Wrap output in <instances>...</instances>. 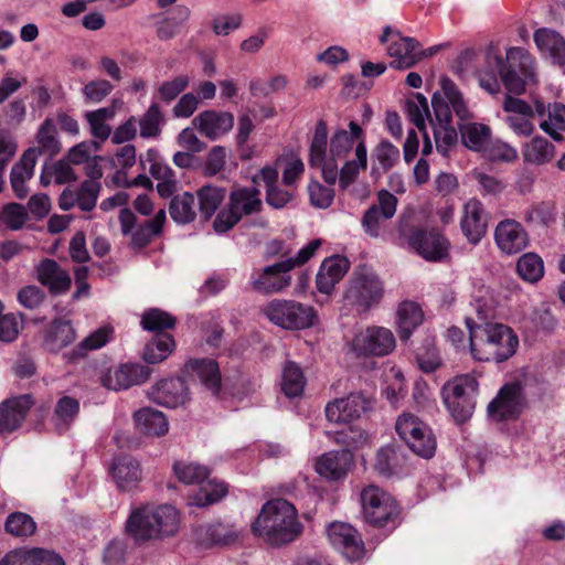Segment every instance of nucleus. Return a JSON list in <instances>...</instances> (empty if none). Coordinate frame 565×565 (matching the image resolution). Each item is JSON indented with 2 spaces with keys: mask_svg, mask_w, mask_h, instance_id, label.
<instances>
[{
  "mask_svg": "<svg viewBox=\"0 0 565 565\" xmlns=\"http://www.w3.org/2000/svg\"><path fill=\"white\" fill-rule=\"evenodd\" d=\"M190 15L189 8L177 6L173 15L164 18L157 26V34L161 40H169L177 33L178 26Z\"/></svg>",
  "mask_w": 565,
  "mask_h": 565,
  "instance_id": "680f3d73",
  "label": "nucleus"
},
{
  "mask_svg": "<svg viewBox=\"0 0 565 565\" xmlns=\"http://www.w3.org/2000/svg\"><path fill=\"white\" fill-rule=\"evenodd\" d=\"M494 242L501 253L514 255L527 247L529 234L520 222L505 218L494 228Z\"/></svg>",
  "mask_w": 565,
  "mask_h": 565,
  "instance_id": "5701e85b",
  "label": "nucleus"
},
{
  "mask_svg": "<svg viewBox=\"0 0 565 565\" xmlns=\"http://www.w3.org/2000/svg\"><path fill=\"white\" fill-rule=\"evenodd\" d=\"M327 535L331 545L348 561L355 562L364 556V542L359 532L350 524L333 522L328 526Z\"/></svg>",
  "mask_w": 565,
  "mask_h": 565,
  "instance_id": "a211bd4d",
  "label": "nucleus"
},
{
  "mask_svg": "<svg viewBox=\"0 0 565 565\" xmlns=\"http://www.w3.org/2000/svg\"><path fill=\"white\" fill-rule=\"evenodd\" d=\"M361 503L365 520L376 526H384L395 519L398 508L394 498L376 486L370 484L361 492Z\"/></svg>",
  "mask_w": 565,
  "mask_h": 565,
  "instance_id": "ddd939ff",
  "label": "nucleus"
},
{
  "mask_svg": "<svg viewBox=\"0 0 565 565\" xmlns=\"http://www.w3.org/2000/svg\"><path fill=\"white\" fill-rule=\"evenodd\" d=\"M148 397L168 408L184 406L191 399L190 390L182 377H166L157 381L149 388Z\"/></svg>",
  "mask_w": 565,
  "mask_h": 565,
  "instance_id": "aec40b11",
  "label": "nucleus"
},
{
  "mask_svg": "<svg viewBox=\"0 0 565 565\" xmlns=\"http://www.w3.org/2000/svg\"><path fill=\"white\" fill-rule=\"evenodd\" d=\"M488 62L499 70L501 81L509 94L521 95L527 85L535 83L533 58L523 49L511 47L507 51L508 67L502 56L492 50L488 52Z\"/></svg>",
  "mask_w": 565,
  "mask_h": 565,
  "instance_id": "423d86ee",
  "label": "nucleus"
},
{
  "mask_svg": "<svg viewBox=\"0 0 565 565\" xmlns=\"http://www.w3.org/2000/svg\"><path fill=\"white\" fill-rule=\"evenodd\" d=\"M374 154L384 171L392 169L399 160L398 148L387 140L381 141L377 145Z\"/></svg>",
  "mask_w": 565,
  "mask_h": 565,
  "instance_id": "774afa93",
  "label": "nucleus"
},
{
  "mask_svg": "<svg viewBox=\"0 0 565 565\" xmlns=\"http://www.w3.org/2000/svg\"><path fill=\"white\" fill-rule=\"evenodd\" d=\"M263 210L260 190L256 186L236 185L228 195V202L213 222L216 233H226L243 217L257 214Z\"/></svg>",
  "mask_w": 565,
  "mask_h": 565,
  "instance_id": "6e6552de",
  "label": "nucleus"
},
{
  "mask_svg": "<svg viewBox=\"0 0 565 565\" xmlns=\"http://www.w3.org/2000/svg\"><path fill=\"white\" fill-rule=\"evenodd\" d=\"M306 377L301 367L295 362H287L281 374V390L289 397H298L303 393Z\"/></svg>",
  "mask_w": 565,
  "mask_h": 565,
  "instance_id": "49530a36",
  "label": "nucleus"
},
{
  "mask_svg": "<svg viewBox=\"0 0 565 565\" xmlns=\"http://www.w3.org/2000/svg\"><path fill=\"white\" fill-rule=\"evenodd\" d=\"M38 158L39 150L28 149L11 169L10 183L18 199H24L29 193L25 183L33 178Z\"/></svg>",
  "mask_w": 565,
  "mask_h": 565,
  "instance_id": "2f4dec72",
  "label": "nucleus"
},
{
  "mask_svg": "<svg viewBox=\"0 0 565 565\" xmlns=\"http://www.w3.org/2000/svg\"><path fill=\"white\" fill-rule=\"evenodd\" d=\"M522 218L529 225H548L555 220L554 205L548 202L532 204L523 211Z\"/></svg>",
  "mask_w": 565,
  "mask_h": 565,
  "instance_id": "13d9d810",
  "label": "nucleus"
},
{
  "mask_svg": "<svg viewBox=\"0 0 565 565\" xmlns=\"http://www.w3.org/2000/svg\"><path fill=\"white\" fill-rule=\"evenodd\" d=\"M175 324V319L169 313L159 310L150 309L143 313L141 318V326L148 331H162L164 329H171Z\"/></svg>",
  "mask_w": 565,
  "mask_h": 565,
  "instance_id": "0e129e2a",
  "label": "nucleus"
},
{
  "mask_svg": "<svg viewBox=\"0 0 565 565\" xmlns=\"http://www.w3.org/2000/svg\"><path fill=\"white\" fill-rule=\"evenodd\" d=\"M166 220V211L163 209L159 210L153 218L143 222L130 233V246L135 249L146 247L154 237L161 234Z\"/></svg>",
  "mask_w": 565,
  "mask_h": 565,
  "instance_id": "58836bf2",
  "label": "nucleus"
},
{
  "mask_svg": "<svg viewBox=\"0 0 565 565\" xmlns=\"http://www.w3.org/2000/svg\"><path fill=\"white\" fill-rule=\"evenodd\" d=\"M405 107L409 120L418 130L424 131L426 129V119H433L426 97L419 93L415 94L413 98L407 99Z\"/></svg>",
  "mask_w": 565,
  "mask_h": 565,
  "instance_id": "6e6d98bb",
  "label": "nucleus"
},
{
  "mask_svg": "<svg viewBox=\"0 0 565 565\" xmlns=\"http://www.w3.org/2000/svg\"><path fill=\"white\" fill-rule=\"evenodd\" d=\"M193 126L206 138L216 140L234 126V116L228 111L205 110L192 120Z\"/></svg>",
  "mask_w": 565,
  "mask_h": 565,
  "instance_id": "cd10ccee",
  "label": "nucleus"
},
{
  "mask_svg": "<svg viewBox=\"0 0 565 565\" xmlns=\"http://www.w3.org/2000/svg\"><path fill=\"white\" fill-rule=\"evenodd\" d=\"M461 141L470 150L483 152L490 142L491 129L480 122H467L459 125Z\"/></svg>",
  "mask_w": 565,
  "mask_h": 565,
  "instance_id": "ea45409f",
  "label": "nucleus"
},
{
  "mask_svg": "<svg viewBox=\"0 0 565 565\" xmlns=\"http://www.w3.org/2000/svg\"><path fill=\"white\" fill-rule=\"evenodd\" d=\"M479 384L475 376L463 374L448 381L441 387L444 404L457 424L467 423L476 407Z\"/></svg>",
  "mask_w": 565,
  "mask_h": 565,
  "instance_id": "1a4fd4ad",
  "label": "nucleus"
},
{
  "mask_svg": "<svg viewBox=\"0 0 565 565\" xmlns=\"http://www.w3.org/2000/svg\"><path fill=\"white\" fill-rule=\"evenodd\" d=\"M114 90V85L104 78L89 81L82 88L86 104H99Z\"/></svg>",
  "mask_w": 565,
  "mask_h": 565,
  "instance_id": "e2e57ef3",
  "label": "nucleus"
},
{
  "mask_svg": "<svg viewBox=\"0 0 565 565\" xmlns=\"http://www.w3.org/2000/svg\"><path fill=\"white\" fill-rule=\"evenodd\" d=\"M398 436L419 457L431 458L437 448L436 437L430 427L411 413H403L395 424Z\"/></svg>",
  "mask_w": 565,
  "mask_h": 565,
  "instance_id": "f8f14e48",
  "label": "nucleus"
},
{
  "mask_svg": "<svg viewBox=\"0 0 565 565\" xmlns=\"http://www.w3.org/2000/svg\"><path fill=\"white\" fill-rule=\"evenodd\" d=\"M151 370L140 363H121L111 366L100 375V384L110 391H126L149 380Z\"/></svg>",
  "mask_w": 565,
  "mask_h": 565,
  "instance_id": "dca6fc26",
  "label": "nucleus"
},
{
  "mask_svg": "<svg viewBox=\"0 0 565 565\" xmlns=\"http://www.w3.org/2000/svg\"><path fill=\"white\" fill-rule=\"evenodd\" d=\"M384 295L383 282L379 276L366 266H359L352 273L343 299L359 313L369 311L376 306Z\"/></svg>",
  "mask_w": 565,
  "mask_h": 565,
  "instance_id": "9d476101",
  "label": "nucleus"
},
{
  "mask_svg": "<svg viewBox=\"0 0 565 565\" xmlns=\"http://www.w3.org/2000/svg\"><path fill=\"white\" fill-rule=\"evenodd\" d=\"M6 530L14 536H31L36 531V523L29 514L14 512L7 518Z\"/></svg>",
  "mask_w": 565,
  "mask_h": 565,
  "instance_id": "052dcab7",
  "label": "nucleus"
},
{
  "mask_svg": "<svg viewBox=\"0 0 565 565\" xmlns=\"http://www.w3.org/2000/svg\"><path fill=\"white\" fill-rule=\"evenodd\" d=\"M99 191V182L85 180L78 189L66 188L60 195L58 206L63 211H70L77 205L82 211L90 212L96 206Z\"/></svg>",
  "mask_w": 565,
  "mask_h": 565,
  "instance_id": "393cba45",
  "label": "nucleus"
},
{
  "mask_svg": "<svg viewBox=\"0 0 565 565\" xmlns=\"http://www.w3.org/2000/svg\"><path fill=\"white\" fill-rule=\"evenodd\" d=\"M32 405L33 399L29 394L3 401L0 404V434H9L18 429Z\"/></svg>",
  "mask_w": 565,
  "mask_h": 565,
  "instance_id": "bb28decb",
  "label": "nucleus"
},
{
  "mask_svg": "<svg viewBox=\"0 0 565 565\" xmlns=\"http://www.w3.org/2000/svg\"><path fill=\"white\" fill-rule=\"evenodd\" d=\"M534 41L537 49L550 56L553 63L565 64V40L559 33L543 28L534 33Z\"/></svg>",
  "mask_w": 565,
  "mask_h": 565,
  "instance_id": "f704fd0d",
  "label": "nucleus"
},
{
  "mask_svg": "<svg viewBox=\"0 0 565 565\" xmlns=\"http://www.w3.org/2000/svg\"><path fill=\"white\" fill-rule=\"evenodd\" d=\"M396 345L395 337L384 327H369L355 334L352 349L359 355L384 356Z\"/></svg>",
  "mask_w": 565,
  "mask_h": 565,
  "instance_id": "f3484780",
  "label": "nucleus"
},
{
  "mask_svg": "<svg viewBox=\"0 0 565 565\" xmlns=\"http://www.w3.org/2000/svg\"><path fill=\"white\" fill-rule=\"evenodd\" d=\"M460 228L467 241L477 245L486 235L488 228V215L483 204L477 200H469L462 207Z\"/></svg>",
  "mask_w": 565,
  "mask_h": 565,
  "instance_id": "b1692460",
  "label": "nucleus"
},
{
  "mask_svg": "<svg viewBox=\"0 0 565 565\" xmlns=\"http://www.w3.org/2000/svg\"><path fill=\"white\" fill-rule=\"evenodd\" d=\"M441 93H435L431 98L434 119L430 125L434 131L436 149L443 156H448L457 145L458 134L452 126L451 109L460 120L472 118V113L457 85L448 77L440 78Z\"/></svg>",
  "mask_w": 565,
  "mask_h": 565,
  "instance_id": "f03ea898",
  "label": "nucleus"
},
{
  "mask_svg": "<svg viewBox=\"0 0 565 565\" xmlns=\"http://www.w3.org/2000/svg\"><path fill=\"white\" fill-rule=\"evenodd\" d=\"M518 275L527 282H537L544 275L543 259L534 253L523 254L516 263Z\"/></svg>",
  "mask_w": 565,
  "mask_h": 565,
  "instance_id": "864d4df0",
  "label": "nucleus"
},
{
  "mask_svg": "<svg viewBox=\"0 0 565 565\" xmlns=\"http://www.w3.org/2000/svg\"><path fill=\"white\" fill-rule=\"evenodd\" d=\"M189 83L190 79L186 75H179L164 81L157 88L158 96L162 102L170 103L189 86Z\"/></svg>",
  "mask_w": 565,
  "mask_h": 565,
  "instance_id": "338daca9",
  "label": "nucleus"
},
{
  "mask_svg": "<svg viewBox=\"0 0 565 565\" xmlns=\"http://www.w3.org/2000/svg\"><path fill=\"white\" fill-rule=\"evenodd\" d=\"M241 531L232 524L213 523L204 529L202 542L211 545H231L239 537Z\"/></svg>",
  "mask_w": 565,
  "mask_h": 565,
  "instance_id": "09e8293b",
  "label": "nucleus"
},
{
  "mask_svg": "<svg viewBox=\"0 0 565 565\" xmlns=\"http://www.w3.org/2000/svg\"><path fill=\"white\" fill-rule=\"evenodd\" d=\"M262 312L270 322L286 330L310 328L317 319L313 307L296 300L274 299L263 307Z\"/></svg>",
  "mask_w": 565,
  "mask_h": 565,
  "instance_id": "9b49d317",
  "label": "nucleus"
},
{
  "mask_svg": "<svg viewBox=\"0 0 565 565\" xmlns=\"http://www.w3.org/2000/svg\"><path fill=\"white\" fill-rule=\"evenodd\" d=\"M328 128L323 120L316 125L315 135L310 146L309 164L322 168L327 154Z\"/></svg>",
  "mask_w": 565,
  "mask_h": 565,
  "instance_id": "5fc2aeb1",
  "label": "nucleus"
},
{
  "mask_svg": "<svg viewBox=\"0 0 565 565\" xmlns=\"http://www.w3.org/2000/svg\"><path fill=\"white\" fill-rule=\"evenodd\" d=\"M547 113V119L540 124V128L555 141H562L561 131H565V106L554 103L548 106Z\"/></svg>",
  "mask_w": 565,
  "mask_h": 565,
  "instance_id": "603ef678",
  "label": "nucleus"
},
{
  "mask_svg": "<svg viewBox=\"0 0 565 565\" xmlns=\"http://www.w3.org/2000/svg\"><path fill=\"white\" fill-rule=\"evenodd\" d=\"M113 478L121 490H130L141 479L139 463L131 457L117 458L111 466Z\"/></svg>",
  "mask_w": 565,
  "mask_h": 565,
  "instance_id": "4c0bfd02",
  "label": "nucleus"
},
{
  "mask_svg": "<svg viewBox=\"0 0 565 565\" xmlns=\"http://www.w3.org/2000/svg\"><path fill=\"white\" fill-rule=\"evenodd\" d=\"M79 412V403L77 399L63 396L55 406V426L60 433L67 429L68 425L74 420Z\"/></svg>",
  "mask_w": 565,
  "mask_h": 565,
  "instance_id": "4d7b16f0",
  "label": "nucleus"
},
{
  "mask_svg": "<svg viewBox=\"0 0 565 565\" xmlns=\"http://www.w3.org/2000/svg\"><path fill=\"white\" fill-rule=\"evenodd\" d=\"M522 156L527 163L545 164L554 158L555 148L545 138L537 136L524 145Z\"/></svg>",
  "mask_w": 565,
  "mask_h": 565,
  "instance_id": "37998d69",
  "label": "nucleus"
},
{
  "mask_svg": "<svg viewBox=\"0 0 565 565\" xmlns=\"http://www.w3.org/2000/svg\"><path fill=\"white\" fill-rule=\"evenodd\" d=\"M35 277L54 295L65 294L72 284L70 274L51 258H44L36 265Z\"/></svg>",
  "mask_w": 565,
  "mask_h": 565,
  "instance_id": "c85d7f7f",
  "label": "nucleus"
},
{
  "mask_svg": "<svg viewBox=\"0 0 565 565\" xmlns=\"http://www.w3.org/2000/svg\"><path fill=\"white\" fill-rule=\"evenodd\" d=\"M349 268V260L344 257L333 256L324 259L316 277L317 289L321 294L330 295Z\"/></svg>",
  "mask_w": 565,
  "mask_h": 565,
  "instance_id": "7c9ffc66",
  "label": "nucleus"
},
{
  "mask_svg": "<svg viewBox=\"0 0 565 565\" xmlns=\"http://www.w3.org/2000/svg\"><path fill=\"white\" fill-rule=\"evenodd\" d=\"M75 340V331L68 321L53 320L44 330L43 345L47 351L58 352Z\"/></svg>",
  "mask_w": 565,
  "mask_h": 565,
  "instance_id": "c9c22d12",
  "label": "nucleus"
},
{
  "mask_svg": "<svg viewBox=\"0 0 565 565\" xmlns=\"http://www.w3.org/2000/svg\"><path fill=\"white\" fill-rule=\"evenodd\" d=\"M322 241L317 238L309 242L296 255L276 264L269 265L262 270L254 271L250 277V285L257 292L269 295L282 291L291 282L288 273L295 267L305 265L320 248Z\"/></svg>",
  "mask_w": 565,
  "mask_h": 565,
  "instance_id": "39448f33",
  "label": "nucleus"
},
{
  "mask_svg": "<svg viewBox=\"0 0 565 565\" xmlns=\"http://www.w3.org/2000/svg\"><path fill=\"white\" fill-rule=\"evenodd\" d=\"M185 375L198 379L203 387L216 395L221 390L218 364L212 359H192L183 367Z\"/></svg>",
  "mask_w": 565,
  "mask_h": 565,
  "instance_id": "c756f323",
  "label": "nucleus"
},
{
  "mask_svg": "<svg viewBox=\"0 0 565 565\" xmlns=\"http://www.w3.org/2000/svg\"><path fill=\"white\" fill-rule=\"evenodd\" d=\"M252 531L265 543L279 547L296 541L303 525L292 503L285 499H273L262 507Z\"/></svg>",
  "mask_w": 565,
  "mask_h": 565,
  "instance_id": "7ed1b4c3",
  "label": "nucleus"
},
{
  "mask_svg": "<svg viewBox=\"0 0 565 565\" xmlns=\"http://www.w3.org/2000/svg\"><path fill=\"white\" fill-rule=\"evenodd\" d=\"M355 160L347 161L341 170H338L339 185L345 191L355 181L361 170L366 168V147L360 141L355 147Z\"/></svg>",
  "mask_w": 565,
  "mask_h": 565,
  "instance_id": "c03bdc74",
  "label": "nucleus"
},
{
  "mask_svg": "<svg viewBox=\"0 0 565 565\" xmlns=\"http://www.w3.org/2000/svg\"><path fill=\"white\" fill-rule=\"evenodd\" d=\"M134 419L137 428L146 435L163 436L168 433V419L161 411L143 407L135 412Z\"/></svg>",
  "mask_w": 565,
  "mask_h": 565,
  "instance_id": "e433bc0d",
  "label": "nucleus"
},
{
  "mask_svg": "<svg viewBox=\"0 0 565 565\" xmlns=\"http://www.w3.org/2000/svg\"><path fill=\"white\" fill-rule=\"evenodd\" d=\"M175 477L184 484H199L200 489L190 497L189 503L203 508L218 502L227 493V487L223 482L210 480L207 467L195 462H175L173 465Z\"/></svg>",
  "mask_w": 565,
  "mask_h": 565,
  "instance_id": "0eeeda50",
  "label": "nucleus"
},
{
  "mask_svg": "<svg viewBox=\"0 0 565 565\" xmlns=\"http://www.w3.org/2000/svg\"><path fill=\"white\" fill-rule=\"evenodd\" d=\"M171 218L180 225L192 223L196 217V201L192 193L183 192L174 195L169 204Z\"/></svg>",
  "mask_w": 565,
  "mask_h": 565,
  "instance_id": "79ce46f5",
  "label": "nucleus"
},
{
  "mask_svg": "<svg viewBox=\"0 0 565 565\" xmlns=\"http://www.w3.org/2000/svg\"><path fill=\"white\" fill-rule=\"evenodd\" d=\"M173 348V338L170 334L160 333L147 343L142 358L149 364L161 363L170 355Z\"/></svg>",
  "mask_w": 565,
  "mask_h": 565,
  "instance_id": "3c124183",
  "label": "nucleus"
},
{
  "mask_svg": "<svg viewBox=\"0 0 565 565\" xmlns=\"http://www.w3.org/2000/svg\"><path fill=\"white\" fill-rule=\"evenodd\" d=\"M166 122L164 115L158 103H151L145 114L137 120L140 128V137L145 139L160 136Z\"/></svg>",
  "mask_w": 565,
  "mask_h": 565,
  "instance_id": "de8ad7c7",
  "label": "nucleus"
},
{
  "mask_svg": "<svg viewBox=\"0 0 565 565\" xmlns=\"http://www.w3.org/2000/svg\"><path fill=\"white\" fill-rule=\"evenodd\" d=\"M120 105V100L113 99L110 105L106 107L85 113L84 118L86 119L90 135L94 138L105 141L110 137L111 127L108 121L115 118Z\"/></svg>",
  "mask_w": 565,
  "mask_h": 565,
  "instance_id": "72a5a7b5",
  "label": "nucleus"
},
{
  "mask_svg": "<svg viewBox=\"0 0 565 565\" xmlns=\"http://www.w3.org/2000/svg\"><path fill=\"white\" fill-rule=\"evenodd\" d=\"M265 192L266 203L275 210L287 207L296 198V188H282L279 183Z\"/></svg>",
  "mask_w": 565,
  "mask_h": 565,
  "instance_id": "69168bd1",
  "label": "nucleus"
},
{
  "mask_svg": "<svg viewBox=\"0 0 565 565\" xmlns=\"http://www.w3.org/2000/svg\"><path fill=\"white\" fill-rule=\"evenodd\" d=\"M424 313L418 303L404 301L397 309L398 333L402 340H407L413 331L423 322Z\"/></svg>",
  "mask_w": 565,
  "mask_h": 565,
  "instance_id": "a19ab883",
  "label": "nucleus"
},
{
  "mask_svg": "<svg viewBox=\"0 0 565 565\" xmlns=\"http://www.w3.org/2000/svg\"><path fill=\"white\" fill-rule=\"evenodd\" d=\"M380 41L388 43L387 53L393 61L391 66L398 70H406L414 66L422 60L424 53H419V43L413 38H404L398 31L390 26L384 29Z\"/></svg>",
  "mask_w": 565,
  "mask_h": 565,
  "instance_id": "2eb2a0df",
  "label": "nucleus"
},
{
  "mask_svg": "<svg viewBox=\"0 0 565 565\" xmlns=\"http://www.w3.org/2000/svg\"><path fill=\"white\" fill-rule=\"evenodd\" d=\"M179 522V513L173 507L146 504L130 513L126 530L136 542H146L174 535Z\"/></svg>",
  "mask_w": 565,
  "mask_h": 565,
  "instance_id": "20e7f679",
  "label": "nucleus"
},
{
  "mask_svg": "<svg viewBox=\"0 0 565 565\" xmlns=\"http://www.w3.org/2000/svg\"><path fill=\"white\" fill-rule=\"evenodd\" d=\"M397 198L387 190L377 192V203L371 205L363 214L361 225L371 237H380L384 223L396 213Z\"/></svg>",
  "mask_w": 565,
  "mask_h": 565,
  "instance_id": "6ab92c4d",
  "label": "nucleus"
},
{
  "mask_svg": "<svg viewBox=\"0 0 565 565\" xmlns=\"http://www.w3.org/2000/svg\"><path fill=\"white\" fill-rule=\"evenodd\" d=\"M36 142L39 145L35 150L41 153H46L49 157H54L61 150V143L57 139L56 125L53 119L46 118L40 126L36 134Z\"/></svg>",
  "mask_w": 565,
  "mask_h": 565,
  "instance_id": "8fccbe9b",
  "label": "nucleus"
},
{
  "mask_svg": "<svg viewBox=\"0 0 565 565\" xmlns=\"http://www.w3.org/2000/svg\"><path fill=\"white\" fill-rule=\"evenodd\" d=\"M409 247L429 262H440L448 256L450 243L436 228L414 227L404 234Z\"/></svg>",
  "mask_w": 565,
  "mask_h": 565,
  "instance_id": "4468645a",
  "label": "nucleus"
},
{
  "mask_svg": "<svg viewBox=\"0 0 565 565\" xmlns=\"http://www.w3.org/2000/svg\"><path fill=\"white\" fill-rule=\"evenodd\" d=\"M353 461L349 449L330 451L320 457L316 463L317 472L327 479L339 480L347 476Z\"/></svg>",
  "mask_w": 565,
  "mask_h": 565,
  "instance_id": "473e14b6",
  "label": "nucleus"
},
{
  "mask_svg": "<svg viewBox=\"0 0 565 565\" xmlns=\"http://www.w3.org/2000/svg\"><path fill=\"white\" fill-rule=\"evenodd\" d=\"M524 407V396L519 383L504 385L488 405L489 416L502 422L515 418Z\"/></svg>",
  "mask_w": 565,
  "mask_h": 565,
  "instance_id": "412c9836",
  "label": "nucleus"
},
{
  "mask_svg": "<svg viewBox=\"0 0 565 565\" xmlns=\"http://www.w3.org/2000/svg\"><path fill=\"white\" fill-rule=\"evenodd\" d=\"M371 402L362 393H351L335 398L326 406V417L330 423L349 424L361 417L370 408Z\"/></svg>",
  "mask_w": 565,
  "mask_h": 565,
  "instance_id": "4be33fe9",
  "label": "nucleus"
},
{
  "mask_svg": "<svg viewBox=\"0 0 565 565\" xmlns=\"http://www.w3.org/2000/svg\"><path fill=\"white\" fill-rule=\"evenodd\" d=\"M478 320L466 318L469 349L475 360L501 363L515 354L519 338L507 324L486 321L487 316L477 308Z\"/></svg>",
  "mask_w": 565,
  "mask_h": 565,
  "instance_id": "f257e3e1",
  "label": "nucleus"
},
{
  "mask_svg": "<svg viewBox=\"0 0 565 565\" xmlns=\"http://www.w3.org/2000/svg\"><path fill=\"white\" fill-rule=\"evenodd\" d=\"M199 211L205 221L210 220L225 199V189L206 184L196 191Z\"/></svg>",
  "mask_w": 565,
  "mask_h": 565,
  "instance_id": "a18cd8bd",
  "label": "nucleus"
},
{
  "mask_svg": "<svg viewBox=\"0 0 565 565\" xmlns=\"http://www.w3.org/2000/svg\"><path fill=\"white\" fill-rule=\"evenodd\" d=\"M353 147L350 134L340 129L331 138L329 152L322 164V177L328 184H335L338 179V161L343 160Z\"/></svg>",
  "mask_w": 565,
  "mask_h": 565,
  "instance_id": "a878e982",
  "label": "nucleus"
},
{
  "mask_svg": "<svg viewBox=\"0 0 565 565\" xmlns=\"http://www.w3.org/2000/svg\"><path fill=\"white\" fill-rule=\"evenodd\" d=\"M28 218V211L19 203H8L0 212V223L10 231L21 230Z\"/></svg>",
  "mask_w": 565,
  "mask_h": 565,
  "instance_id": "bf43d9fd",
  "label": "nucleus"
}]
</instances>
